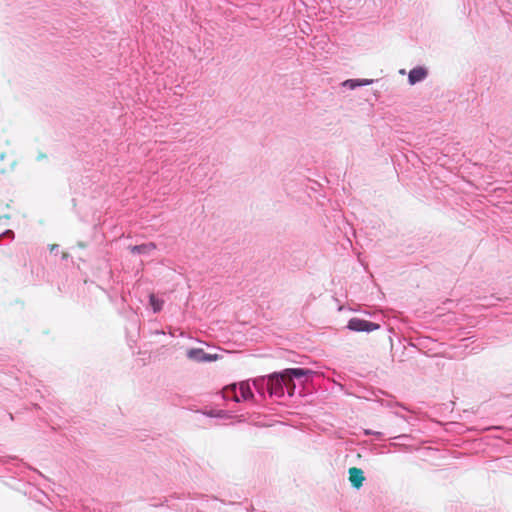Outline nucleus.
<instances>
[{
    "label": "nucleus",
    "instance_id": "f257e3e1",
    "mask_svg": "<svg viewBox=\"0 0 512 512\" xmlns=\"http://www.w3.org/2000/svg\"><path fill=\"white\" fill-rule=\"evenodd\" d=\"M312 371L303 368L286 369L280 373H274L268 377L256 378L252 381L255 390L263 396L266 392L270 396L282 398L287 393L293 396L296 385L294 379H300Z\"/></svg>",
    "mask_w": 512,
    "mask_h": 512
},
{
    "label": "nucleus",
    "instance_id": "f03ea898",
    "mask_svg": "<svg viewBox=\"0 0 512 512\" xmlns=\"http://www.w3.org/2000/svg\"><path fill=\"white\" fill-rule=\"evenodd\" d=\"M223 398L225 400H233L240 402L241 400L247 401L253 398L251 390V383L243 381L239 385L231 384L223 389Z\"/></svg>",
    "mask_w": 512,
    "mask_h": 512
},
{
    "label": "nucleus",
    "instance_id": "7ed1b4c3",
    "mask_svg": "<svg viewBox=\"0 0 512 512\" xmlns=\"http://www.w3.org/2000/svg\"><path fill=\"white\" fill-rule=\"evenodd\" d=\"M347 328L354 332H372L378 330L380 325L361 318L353 317L347 323Z\"/></svg>",
    "mask_w": 512,
    "mask_h": 512
},
{
    "label": "nucleus",
    "instance_id": "20e7f679",
    "mask_svg": "<svg viewBox=\"0 0 512 512\" xmlns=\"http://www.w3.org/2000/svg\"><path fill=\"white\" fill-rule=\"evenodd\" d=\"M186 356L189 360L203 363V362H213L218 359L217 354L206 353L202 348H191L186 352Z\"/></svg>",
    "mask_w": 512,
    "mask_h": 512
},
{
    "label": "nucleus",
    "instance_id": "39448f33",
    "mask_svg": "<svg viewBox=\"0 0 512 512\" xmlns=\"http://www.w3.org/2000/svg\"><path fill=\"white\" fill-rule=\"evenodd\" d=\"M428 76V71L423 66H417L410 70L408 74V82L410 85H415L419 82H422Z\"/></svg>",
    "mask_w": 512,
    "mask_h": 512
},
{
    "label": "nucleus",
    "instance_id": "423d86ee",
    "mask_svg": "<svg viewBox=\"0 0 512 512\" xmlns=\"http://www.w3.org/2000/svg\"><path fill=\"white\" fill-rule=\"evenodd\" d=\"M349 480L353 487L360 488L365 480L363 471L359 468L352 467L349 469Z\"/></svg>",
    "mask_w": 512,
    "mask_h": 512
},
{
    "label": "nucleus",
    "instance_id": "0eeeda50",
    "mask_svg": "<svg viewBox=\"0 0 512 512\" xmlns=\"http://www.w3.org/2000/svg\"><path fill=\"white\" fill-rule=\"evenodd\" d=\"M129 249L132 254L149 255L156 249V245L152 242H149L141 245L131 246Z\"/></svg>",
    "mask_w": 512,
    "mask_h": 512
},
{
    "label": "nucleus",
    "instance_id": "6e6552de",
    "mask_svg": "<svg viewBox=\"0 0 512 512\" xmlns=\"http://www.w3.org/2000/svg\"><path fill=\"white\" fill-rule=\"evenodd\" d=\"M372 83H374L373 79H348L342 82V86L353 90L357 87L371 85Z\"/></svg>",
    "mask_w": 512,
    "mask_h": 512
},
{
    "label": "nucleus",
    "instance_id": "1a4fd4ad",
    "mask_svg": "<svg viewBox=\"0 0 512 512\" xmlns=\"http://www.w3.org/2000/svg\"><path fill=\"white\" fill-rule=\"evenodd\" d=\"M149 303L153 309V312L157 313V312L161 311L164 301L157 298L154 294H151L149 296Z\"/></svg>",
    "mask_w": 512,
    "mask_h": 512
},
{
    "label": "nucleus",
    "instance_id": "9d476101",
    "mask_svg": "<svg viewBox=\"0 0 512 512\" xmlns=\"http://www.w3.org/2000/svg\"><path fill=\"white\" fill-rule=\"evenodd\" d=\"M1 237H8L13 239L14 238V232L12 230H6L1 234Z\"/></svg>",
    "mask_w": 512,
    "mask_h": 512
},
{
    "label": "nucleus",
    "instance_id": "9b49d317",
    "mask_svg": "<svg viewBox=\"0 0 512 512\" xmlns=\"http://www.w3.org/2000/svg\"><path fill=\"white\" fill-rule=\"evenodd\" d=\"M176 332H179V335H180V336H183V335H184V332H183V331H181V330H179V329H174L173 331H170V332H169V334H170L171 336H176Z\"/></svg>",
    "mask_w": 512,
    "mask_h": 512
},
{
    "label": "nucleus",
    "instance_id": "f8f14e48",
    "mask_svg": "<svg viewBox=\"0 0 512 512\" xmlns=\"http://www.w3.org/2000/svg\"><path fill=\"white\" fill-rule=\"evenodd\" d=\"M59 246L57 244H53L50 246V252L56 253L58 251Z\"/></svg>",
    "mask_w": 512,
    "mask_h": 512
},
{
    "label": "nucleus",
    "instance_id": "ddd939ff",
    "mask_svg": "<svg viewBox=\"0 0 512 512\" xmlns=\"http://www.w3.org/2000/svg\"><path fill=\"white\" fill-rule=\"evenodd\" d=\"M364 434H365V435H373V434H374V431H373V430H370V429H365V430H364Z\"/></svg>",
    "mask_w": 512,
    "mask_h": 512
},
{
    "label": "nucleus",
    "instance_id": "4468645a",
    "mask_svg": "<svg viewBox=\"0 0 512 512\" xmlns=\"http://www.w3.org/2000/svg\"><path fill=\"white\" fill-rule=\"evenodd\" d=\"M222 413H223V411H220V412H219V413H217V414H214V413H212V412H211V413H209L208 415H209V416H217V417H221V416H222Z\"/></svg>",
    "mask_w": 512,
    "mask_h": 512
},
{
    "label": "nucleus",
    "instance_id": "2eb2a0df",
    "mask_svg": "<svg viewBox=\"0 0 512 512\" xmlns=\"http://www.w3.org/2000/svg\"><path fill=\"white\" fill-rule=\"evenodd\" d=\"M373 435H375V436H377V437H381L383 434H382V432L374 431V434H373Z\"/></svg>",
    "mask_w": 512,
    "mask_h": 512
},
{
    "label": "nucleus",
    "instance_id": "dca6fc26",
    "mask_svg": "<svg viewBox=\"0 0 512 512\" xmlns=\"http://www.w3.org/2000/svg\"><path fill=\"white\" fill-rule=\"evenodd\" d=\"M395 438H398V439H400V438H407V435L403 434V435L396 436Z\"/></svg>",
    "mask_w": 512,
    "mask_h": 512
}]
</instances>
